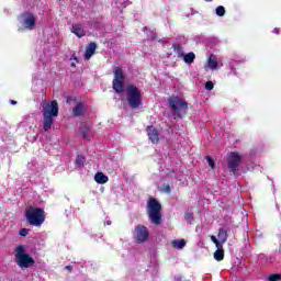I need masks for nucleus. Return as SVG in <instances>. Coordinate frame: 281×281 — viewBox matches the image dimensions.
I'll return each mask as SVG.
<instances>
[{
	"label": "nucleus",
	"instance_id": "obj_1",
	"mask_svg": "<svg viewBox=\"0 0 281 281\" xmlns=\"http://www.w3.org/2000/svg\"><path fill=\"white\" fill-rule=\"evenodd\" d=\"M42 114H43V128L46 133L52 131L54 126V120L58 117V102L56 101H42Z\"/></svg>",
	"mask_w": 281,
	"mask_h": 281
},
{
	"label": "nucleus",
	"instance_id": "obj_2",
	"mask_svg": "<svg viewBox=\"0 0 281 281\" xmlns=\"http://www.w3.org/2000/svg\"><path fill=\"white\" fill-rule=\"evenodd\" d=\"M14 260L20 269H30L36 261L27 254V247L19 245L14 249Z\"/></svg>",
	"mask_w": 281,
	"mask_h": 281
},
{
	"label": "nucleus",
	"instance_id": "obj_3",
	"mask_svg": "<svg viewBox=\"0 0 281 281\" xmlns=\"http://www.w3.org/2000/svg\"><path fill=\"white\" fill-rule=\"evenodd\" d=\"M25 217L29 225L41 227L45 223V211L43 209L31 206L25 211Z\"/></svg>",
	"mask_w": 281,
	"mask_h": 281
},
{
	"label": "nucleus",
	"instance_id": "obj_4",
	"mask_svg": "<svg viewBox=\"0 0 281 281\" xmlns=\"http://www.w3.org/2000/svg\"><path fill=\"white\" fill-rule=\"evenodd\" d=\"M144 95L142 94V90L137 88V86L130 85L126 88V100L127 104H130L131 109H139Z\"/></svg>",
	"mask_w": 281,
	"mask_h": 281
},
{
	"label": "nucleus",
	"instance_id": "obj_5",
	"mask_svg": "<svg viewBox=\"0 0 281 281\" xmlns=\"http://www.w3.org/2000/svg\"><path fill=\"white\" fill-rule=\"evenodd\" d=\"M169 109L171 110V114L173 117H183L186 113H188V103L183 101V99L179 97H175L168 100Z\"/></svg>",
	"mask_w": 281,
	"mask_h": 281
},
{
	"label": "nucleus",
	"instance_id": "obj_6",
	"mask_svg": "<svg viewBox=\"0 0 281 281\" xmlns=\"http://www.w3.org/2000/svg\"><path fill=\"white\" fill-rule=\"evenodd\" d=\"M147 213L150 222L154 225H160L161 224V204L155 200L149 199L147 203Z\"/></svg>",
	"mask_w": 281,
	"mask_h": 281
},
{
	"label": "nucleus",
	"instance_id": "obj_7",
	"mask_svg": "<svg viewBox=\"0 0 281 281\" xmlns=\"http://www.w3.org/2000/svg\"><path fill=\"white\" fill-rule=\"evenodd\" d=\"M243 161V155L238 151H232L226 155V164L229 172L238 175L240 170V162Z\"/></svg>",
	"mask_w": 281,
	"mask_h": 281
},
{
	"label": "nucleus",
	"instance_id": "obj_8",
	"mask_svg": "<svg viewBox=\"0 0 281 281\" xmlns=\"http://www.w3.org/2000/svg\"><path fill=\"white\" fill-rule=\"evenodd\" d=\"M114 79L112 81L113 89L116 93L124 92V70L120 67H114L113 69Z\"/></svg>",
	"mask_w": 281,
	"mask_h": 281
},
{
	"label": "nucleus",
	"instance_id": "obj_9",
	"mask_svg": "<svg viewBox=\"0 0 281 281\" xmlns=\"http://www.w3.org/2000/svg\"><path fill=\"white\" fill-rule=\"evenodd\" d=\"M19 23L24 30H34L36 27V18L30 12H24L19 16Z\"/></svg>",
	"mask_w": 281,
	"mask_h": 281
},
{
	"label": "nucleus",
	"instance_id": "obj_10",
	"mask_svg": "<svg viewBox=\"0 0 281 281\" xmlns=\"http://www.w3.org/2000/svg\"><path fill=\"white\" fill-rule=\"evenodd\" d=\"M134 239L138 243H146L148 240V228L144 225H137L134 231Z\"/></svg>",
	"mask_w": 281,
	"mask_h": 281
},
{
	"label": "nucleus",
	"instance_id": "obj_11",
	"mask_svg": "<svg viewBox=\"0 0 281 281\" xmlns=\"http://www.w3.org/2000/svg\"><path fill=\"white\" fill-rule=\"evenodd\" d=\"M147 135L153 144L159 143V132H157V128H155V126L147 127Z\"/></svg>",
	"mask_w": 281,
	"mask_h": 281
},
{
	"label": "nucleus",
	"instance_id": "obj_12",
	"mask_svg": "<svg viewBox=\"0 0 281 281\" xmlns=\"http://www.w3.org/2000/svg\"><path fill=\"white\" fill-rule=\"evenodd\" d=\"M95 49H98V44H95V42H91L86 48V53H85L86 60H89L91 56L95 54Z\"/></svg>",
	"mask_w": 281,
	"mask_h": 281
},
{
	"label": "nucleus",
	"instance_id": "obj_13",
	"mask_svg": "<svg viewBox=\"0 0 281 281\" xmlns=\"http://www.w3.org/2000/svg\"><path fill=\"white\" fill-rule=\"evenodd\" d=\"M87 111V108L85 106V103L78 102L76 106L72 109V115L74 117H80Z\"/></svg>",
	"mask_w": 281,
	"mask_h": 281
},
{
	"label": "nucleus",
	"instance_id": "obj_14",
	"mask_svg": "<svg viewBox=\"0 0 281 281\" xmlns=\"http://www.w3.org/2000/svg\"><path fill=\"white\" fill-rule=\"evenodd\" d=\"M113 8H116L117 10H124V8H127V5H131V1L128 0H112Z\"/></svg>",
	"mask_w": 281,
	"mask_h": 281
},
{
	"label": "nucleus",
	"instance_id": "obj_15",
	"mask_svg": "<svg viewBox=\"0 0 281 281\" xmlns=\"http://www.w3.org/2000/svg\"><path fill=\"white\" fill-rule=\"evenodd\" d=\"M94 181L100 186H104V183H109V177L103 172H97L94 175Z\"/></svg>",
	"mask_w": 281,
	"mask_h": 281
},
{
	"label": "nucleus",
	"instance_id": "obj_16",
	"mask_svg": "<svg viewBox=\"0 0 281 281\" xmlns=\"http://www.w3.org/2000/svg\"><path fill=\"white\" fill-rule=\"evenodd\" d=\"M71 32L72 34H76V36H78L79 38H82V36L87 34L85 32V29H82V24H74L71 27Z\"/></svg>",
	"mask_w": 281,
	"mask_h": 281
},
{
	"label": "nucleus",
	"instance_id": "obj_17",
	"mask_svg": "<svg viewBox=\"0 0 281 281\" xmlns=\"http://www.w3.org/2000/svg\"><path fill=\"white\" fill-rule=\"evenodd\" d=\"M217 238H218L220 243L222 244V246L225 245V243H227V238H229V235H227V229L220 228Z\"/></svg>",
	"mask_w": 281,
	"mask_h": 281
},
{
	"label": "nucleus",
	"instance_id": "obj_18",
	"mask_svg": "<svg viewBox=\"0 0 281 281\" xmlns=\"http://www.w3.org/2000/svg\"><path fill=\"white\" fill-rule=\"evenodd\" d=\"M207 67H209V69H212L213 71H214V69H217V67H218V59L216 58V56L211 55L209 57Z\"/></svg>",
	"mask_w": 281,
	"mask_h": 281
},
{
	"label": "nucleus",
	"instance_id": "obj_19",
	"mask_svg": "<svg viewBox=\"0 0 281 281\" xmlns=\"http://www.w3.org/2000/svg\"><path fill=\"white\" fill-rule=\"evenodd\" d=\"M83 127L80 128V133L83 139H89V132L91 131V125L85 123L82 124Z\"/></svg>",
	"mask_w": 281,
	"mask_h": 281
},
{
	"label": "nucleus",
	"instance_id": "obj_20",
	"mask_svg": "<svg viewBox=\"0 0 281 281\" xmlns=\"http://www.w3.org/2000/svg\"><path fill=\"white\" fill-rule=\"evenodd\" d=\"M225 258V251L223 250V246L222 248H217V250L214 252V259L217 262H221V260H223Z\"/></svg>",
	"mask_w": 281,
	"mask_h": 281
},
{
	"label": "nucleus",
	"instance_id": "obj_21",
	"mask_svg": "<svg viewBox=\"0 0 281 281\" xmlns=\"http://www.w3.org/2000/svg\"><path fill=\"white\" fill-rule=\"evenodd\" d=\"M171 245L175 249H183V247H186V241L184 239H175L171 241Z\"/></svg>",
	"mask_w": 281,
	"mask_h": 281
},
{
	"label": "nucleus",
	"instance_id": "obj_22",
	"mask_svg": "<svg viewBox=\"0 0 281 281\" xmlns=\"http://www.w3.org/2000/svg\"><path fill=\"white\" fill-rule=\"evenodd\" d=\"M182 57H183L184 63H187V65H192V63H194V58H196L194 53H189Z\"/></svg>",
	"mask_w": 281,
	"mask_h": 281
},
{
	"label": "nucleus",
	"instance_id": "obj_23",
	"mask_svg": "<svg viewBox=\"0 0 281 281\" xmlns=\"http://www.w3.org/2000/svg\"><path fill=\"white\" fill-rule=\"evenodd\" d=\"M173 52H176L179 58H183V56L186 55L183 53V47H181V45L179 44H173Z\"/></svg>",
	"mask_w": 281,
	"mask_h": 281
},
{
	"label": "nucleus",
	"instance_id": "obj_24",
	"mask_svg": "<svg viewBox=\"0 0 281 281\" xmlns=\"http://www.w3.org/2000/svg\"><path fill=\"white\" fill-rule=\"evenodd\" d=\"M211 240H212V243H214V245L217 249L223 248V244L216 238V236L212 235Z\"/></svg>",
	"mask_w": 281,
	"mask_h": 281
},
{
	"label": "nucleus",
	"instance_id": "obj_25",
	"mask_svg": "<svg viewBox=\"0 0 281 281\" xmlns=\"http://www.w3.org/2000/svg\"><path fill=\"white\" fill-rule=\"evenodd\" d=\"M215 14L217 16H225V7L220 5L215 9Z\"/></svg>",
	"mask_w": 281,
	"mask_h": 281
},
{
	"label": "nucleus",
	"instance_id": "obj_26",
	"mask_svg": "<svg viewBox=\"0 0 281 281\" xmlns=\"http://www.w3.org/2000/svg\"><path fill=\"white\" fill-rule=\"evenodd\" d=\"M269 281H279L281 280V274L280 273H272L268 276Z\"/></svg>",
	"mask_w": 281,
	"mask_h": 281
},
{
	"label": "nucleus",
	"instance_id": "obj_27",
	"mask_svg": "<svg viewBox=\"0 0 281 281\" xmlns=\"http://www.w3.org/2000/svg\"><path fill=\"white\" fill-rule=\"evenodd\" d=\"M205 159H206L210 168H212V170H214V168H216V164L214 162V159H212V157H210V156H206Z\"/></svg>",
	"mask_w": 281,
	"mask_h": 281
},
{
	"label": "nucleus",
	"instance_id": "obj_28",
	"mask_svg": "<svg viewBox=\"0 0 281 281\" xmlns=\"http://www.w3.org/2000/svg\"><path fill=\"white\" fill-rule=\"evenodd\" d=\"M160 192H165L166 194H170V192H171L170 184H162L160 187Z\"/></svg>",
	"mask_w": 281,
	"mask_h": 281
},
{
	"label": "nucleus",
	"instance_id": "obj_29",
	"mask_svg": "<svg viewBox=\"0 0 281 281\" xmlns=\"http://www.w3.org/2000/svg\"><path fill=\"white\" fill-rule=\"evenodd\" d=\"M76 164H77V166H83L85 165V156H82V155H79V156H77V158H76Z\"/></svg>",
	"mask_w": 281,
	"mask_h": 281
},
{
	"label": "nucleus",
	"instance_id": "obj_30",
	"mask_svg": "<svg viewBox=\"0 0 281 281\" xmlns=\"http://www.w3.org/2000/svg\"><path fill=\"white\" fill-rule=\"evenodd\" d=\"M147 38H149V41H155V38H157V34H155L153 31H148Z\"/></svg>",
	"mask_w": 281,
	"mask_h": 281
},
{
	"label": "nucleus",
	"instance_id": "obj_31",
	"mask_svg": "<svg viewBox=\"0 0 281 281\" xmlns=\"http://www.w3.org/2000/svg\"><path fill=\"white\" fill-rule=\"evenodd\" d=\"M205 89H206V91H212V89H214V82L207 81L205 83Z\"/></svg>",
	"mask_w": 281,
	"mask_h": 281
},
{
	"label": "nucleus",
	"instance_id": "obj_32",
	"mask_svg": "<svg viewBox=\"0 0 281 281\" xmlns=\"http://www.w3.org/2000/svg\"><path fill=\"white\" fill-rule=\"evenodd\" d=\"M184 218L186 221H188V223H192V221H194V216H192V213H187Z\"/></svg>",
	"mask_w": 281,
	"mask_h": 281
},
{
	"label": "nucleus",
	"instance_id": "obj_33",
	"mask_svg": "<svg viewBox=\"0 0 281 281\" xmlns=\"http://www.w3.org/2000/svg\"><path fill=\"white\" fill-rule=\"evenodd\" d=\"M27 234H30V229L27 228L20 229V236L25 237L27 236Z\"/></svg>",
	"mask_w": 281,
	"mask_h": 281
},
{
	"label": "nucleus",
	"instance_id": "obj_34",
	"mask_svg": "<svg viewBox=\"0 0 281 281\" xmlns=\"http://www.w3.org/2000/svg\"><path fill=\"white\" fill-rule=\"evenodd\" d=\"M66 102H67V104H71V102H76V98L75 97H68Z\"/></svg>",
	"mask_w": 281,
	"mask_h": 281
},
{
	"label": "nucleus",
	"instance_id": "obj_35",
	"mask_svg": "<svg viewBox=\"0 0 281 281\" xmlns=\"http://www.w3.org/2000/svg\"><path fill=\"white\" fill-rule=\"evenodd\" d=\"M65 269H66V271H74V267H71V266H66Z\"/></svg>",
	"mask_w": 281,
	"mask_h": 281
},
{
	"label": "nucleus",
	"instance_id": "obj_36",
	"mask_svg": "<svg viewBox=\"0 0 281 281\" xmlns=\"http://www.w3.org/2000/svg\"><path fill=\"white\" fill-rule=\"evenodd\" d=\"M273 34H280V29H274Z\"/></svg>",
	"mask_w": 281,
	"mask_h": 281
},
{
	"label": "nucleus",
	"instance_id": "obj_37",
	"mask_svg": "<svg viewBox=\"0 0 281 281\" xmlns=\"http://www.w3.org/2000/svg\"><path fill=\"white\" fill-rule=\"evenodd\" d=\"M10 104H13V105H14V104H16V101L11 100V101H10Z\"/></svg>",
	"mask_w": 281,
	"mask_h": 281
},
{
	"label": "nucleus",
	"instance_id": "obj_38",
	"mask_svg": "<svg viewBox=\"0 0 281 281\" xmlns=\"http://www.w3.org/2000/svg\"><path fill=\"white\" fill-rule=\"evenodd\" d=\"M105 224H106V225H111V221H106Z\"/></svg>",
	"mask_w": 281,
	"mask_h": 281
},
{
	"label": "nucleus",
	"instance_id": "obj_39",
	"mask_svg": "<svg viewBox=\"0 0 281 281\" xmlns=\"http://www.w3.org/2000/svg\"><path fill=\"white\" fill-rule=\"evenodd\" d=\"M71 67H76V63H71Z\"/></svg>",
	"mask_w": 281,
	"mask_h": 281
},
{
	"label": "nucleus",
	"instance_id": "obj_40",
	"mask_svg": "<svg viewBox=\"0 0 281 281\" xmlns=\"http://www.w3.org/2000/svg\"><path fill=\"white\" fill-rule=\"evenodd\" d=\"M205 1L209 2V3L212 2V0H205Z\"/></svg>",
	"mask_w": 281,
	"mask_h": 281
},
{
	"label": "nucleus",
	"instance_id": "obj_41",
	"mask_svg": "<svg viewBox=\"0 0 281 281\" xmlns=\"http://www.w3.org/2000/svg\"><path fill=\"white\" fill-rule=\"evenodd\" d=\"M146 30H148V27H144V32H146Z\"/></svg>",
	"mask_w": 281,
	"mask_h": 281
},
{
	"label": "nucleus",
	"instance_id": "obj_42",
	"mask_svg": "<svg viewBox=\"0 0 281 281\" xmlns=\"http://www.w3.org/2000/svg\"><path fill=\"white\" fill-rule=\"evenodd\" d=\"M23 31V29H19V32H22Z\"/></svg>",
	"mask_w": 281,
	"mask_h": 281
},
{
	"label": "nucleus",
	"instance_id": "obj_43",
	"mask_svg": "<svg viewBox=\"0 0 281 281\" xmlns=\"http://www.w3.org/2000/svg\"><path fill=\"white\" fill-rule=\"evenodd\" d=\"M74 60H77V58H76V57H74Z\"/></svg>",
	"mask_w": 281,
	"mask_h": 281
}]
</instances>
